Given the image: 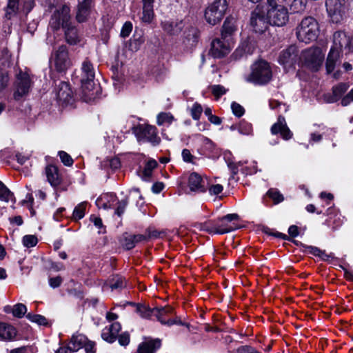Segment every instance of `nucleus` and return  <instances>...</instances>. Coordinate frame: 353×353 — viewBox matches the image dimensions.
<instances>
[{
    "label": "nucleus",
    "instance_id": "f257e3e1",
    "mask_svg": "<svg viewBox=\"0 0 353 353\" xmlns=\"http://www.w3.org/2000/svg\"><path fill=\"white\" fill-rule=\"evenodd\" d=\"M272 70L270 63L264 60L254 63L251 67V73L246 81L255 84L264 85L271 81Z\"/></svg>",
    "mask_w": 353,
    "mask_h": 353
},
{
    "label": "nucleus",
    "instance_id": "f03ea898",
    "mask_svg": "<svg viewBox=\"0 0 353 353\" xmlns=\"http://www.w3.org/2000/svg\"><path fill=\"white\" fill-rule=\"evenodd\" d=\"M319 32L318 22L311 17L303 19L296 28L297 39L303 43H307L316 40Z\"/></svg>",
    "mask_w": 353,
    "mask_h": 353
},
{
    "label": "nucleus",
    "instance_id": "7ed1b4c3",
    "mask_svg": "<svg viewBox=\"0 0 353 353\" xmlns=\"http://www.w3.org/2000/svg\"><path fill=\"white\" fill-rule=\"evenodd\" d=\"M239 218L236 214H228L215 222L205 223L203 227V230L213 234H223L230 232L236 229L231 221Z\"/></svg>",
    "mask_w": 353,
    "mask_h": 353
},
{
    "label": "nucleus",
    "instance_id": "20e7f679",
    "mask_svg": "<svg viewBox=\"0 0 353 353\" xmlns=\"http://www.w3.org/2000/svg\"><path fill=\"white\" fill-rule=\"evenodd\" d=\"M81 70V87L83 92L84 95L88 97V99L90 100L94 98V90L96 86L94 81V70L92 63L88 59L84 60L82 63Z\"/></svg>",
    "mask_w": 353,
    "mask_h": 353
},
{
    "label": "nucleus",
    "instance_id": "39448f33",
    "mask_svg": "<svg viewBox=\"0 0 353 353\" xmlns=\"http://www.w3.org/2000/svg\"><path fill=\"white\" fill-rule=\"evenodd\" d=\"M270 8L267 12L270 24L277 26H284L289 19L287 8L278 4L276 0H268Z\"/></svg>",
    "mask_w": 353,
    "mask_h": 353
},
{
    "label": "nucleus",
    "instance_id": "423d86ee",
    "mask_svg": "<svg viewBox=\"0 0 353 353\" xmlns=\"http://www.w3.org/2000/svg\"><path fill=\"white\" fill-rule=\"evenodd\" d=\"M228 9L226 0H214L205 10V19L206 21L212 26L219 23Z\"/></svg>",
    "mask_w": 353,
    "mask_h": 353
},
{
    "label": "nucleus",
    "instance_id": "0eeeda50",
    "mask_svg": "<svg viewBox=\"0 0 353 353\" xmlns=\"http://www.w3.org/2000/svg\"><path fill=\"white\" fill-rule=\"evenodd\" d=\"M70 8L67 5H63L60 8L57 9L50 21V27L53 30H58L61 27L65 28L71 23Z\"/></svg>",
    "mask_w": 353,
    "mask_h": 353
},
{
    "label": "nucleus",
    "instance_id": "6e6552de",
    "mask_svg": "<svg viewBox=\"0 0 353 353\" xmlns=\"http://www.w3.org/2000/svg\"><path fill=\"white\" fill-rule=\"evenodd\" d=\"M32 84L30 75L26 72L20 71L16 77L15 88L13 94L14 100L19 101L27 95Z\"/></svg>",
    "mask_w": 353,
    "mask_h": 353
},
{
    "label": "nucleus",
    "instance_id": "1a4fd4ad",
    "mask_svg": "<svg viewBox=\"0 0 353 353\" xmlns=\"http://www.w3.org/2000/svg\"><path fill=\"white\" fill-rule=\"evenodd\" d=\"M133 132L139 141H147L152 145H158L160 138L157 136V128L149 125H139L133 128Z\"/></svg>",
    "mask_w": 353,
    "mask_h": 353
},
{
    "label": "nucleus",
    "instance_id": "9d476101",
    "mask_svg": "<svg viewBox=\"0 0 353 353\" xmlns=\"http://www.w3.org/2000/svg\"><path fill=\"white\" fill-rule=\"evenodd\" d=\"M324 55L319 48H309L302 54L305 65L313 71H317L322 65Z\"/></svg>",
    "mask_w": 353,
    "mask_h": 353
},
{
    "label": "nucleus",
    "instance_id": "9b49d317",
    "mask_svg": "<svg viewBox=\"0 0 353 353\" xmlns=\"http://www.w3.org/2000/svg\"><path fill=\"white\" fill-rule=\"evenodd\" d=\"M325 6L333 23H337L343 20L346 10L345 0H326Z\"/></svg>",
    "mask_w": 353,
    "mask_h": 353
},
{
    "label": "nucleus",
    "instance_id": "f8f14e48",
    "mask_svg": "<svg viewBox=\"0 0 353 353\" xmlns=\"http://www.w3.org/2000/svg\"><path fill=\"white\" fill-rule=\"evenodd\" d=\"M53 61L56 70L59 72L65 71L70 68L71 61L65 46L62 45L54 51Z\"/></svg>",
    "mask_w": 353,
    "mask_h": 353
},
{
    "label": "nucleus",
    "instance_id": "ddd939ff",
    "mask_svg": "<svg viewBox=\"0 0 353 353\" xmlns=\"http://www.w3.org/2000/svg\"><path fill=\"white\" fill-rule=\"evenodd\" d=\"M270 24L268 17L265 12L256 8L252 12L250 18V25L254 31L257 33H263L265 31Z\"/></svg>",
    "mask_w": 353,
    "mask_h": 353
},
{
    "label": "nucleus",
    "instance_id": "4468645a",
    "mask_svg": "<svg viewBox=\"0 0 353 353\" xmlns=\"http://www.w3.org/2000/svg\"><path fill=\"white\" fill-rule=\"evenodd\" d=\"M299 50L295 46H290L287 49L281 52L279 62L285 68H290L296 63L298 60Z\"/></svg>",
    "mask_w": 353,
    "mask_h": 353
},
{
    "label": "nucleus",
    "instance_id": "2eb2a0df",
    "mask_svg": "<svg viewBox=\"0 0 353 353\" xmlns=\"http://www.w3.org/2000/svg\"><path fill=\"white\" fill-rule=\"evenodd\" d=\"M230 50L228 39H215L212 41L210 53L214 58H221L228 54Z\"/></svg>",
    "mask_w": 353,
    "mask_h": 353
},
{
    "label": "nucleus",
    "instance_id": "dca6fc26",
    "mask_svg": "<svg viewBox=\"0 0 353 353\" xmlns=\"http://www.w3.org/2000/svg\"><path fill=\"white\" fill-rule=\"evenodd\" d=\"M207 179H204L196 172H192L188 177V188L193 192H205L207 190Z\"/></svg>",
    "mask_w": 353,
    "mask_h": 353
},
{
    "label": "nucleus",
    "instance_id": "f3484780",
    "mask_svg": "<svg viewBox=\"0 0 353 353\" xmlns=\"http://www.w3.org/2000/svg\"><path fill=\"white\" fill-rule=\"evenodd\" d=\"M271 132L272 134L280 133L285 140H288L292 137V132L287 126L284 117L281 115L279 116L277 122L271 127Z\"/></svg>",
    "mask_w": 353,
    "mask_h": 353
},
{
    "label": "nucleus",
    "instance_id": "a211bd4d",
    "mask_svg": "<svg viewBox=\"0 0 353 353\" xmlns=\"http://www.w3.org/2000/svg\"><path fill=\"white\" fill-rule=\"evenodd\" d=\"M121 329V326L119 323H113L109 327H105L103 329L101 337L104 341L112 343L116 341Z\"/></svg>",
    "mask_w": 353,
    "mask_h": 353
},
{
    "label": "nucleus",
    "instance_id": "6ab92c4d",
    "mask_svg": "<svg viewBox=\"0 0 353 353\" xmlns=\"http://www.w3.org/2000/svg\"><path fill=\"white\" fill-rule=\"evenodd\" d=\"M161 345V341L159 339H148L138 345L137 353H155Z\"/></svg>",
    "mask_w": 353,
    "mask_h": 353
},
{
    "label": "nucleus",
    "instance_id": "aec40b11",
    "mask_svg": "<svg viewBox=\"0 0 353 353\" xmlns=\"http://www.w3.org/2000/svg\"><path fill=\"white\" fill-rule=\"evenodd\" d=\"M341 62L340 52L334 48H331L325 63L327 72L328 74L332 72L336 67L341 64Z\"/></svg>",
    "mask_w": 353,
    "mask_h": 353
},
{
    "label": "nucleus",
    "instance_id": "412c9836",
    "mask_svg": "<svg viewBox=\"0 0 353 353\" xmlns=\"http://www.w3.org/2000/svg\"><path fill=\"white\" fill-rule=\"evenodd\" d=\"M350 43V38L347 36L345 32L338 31L333 35V46L331 48H334L341 52L342 48H348Z\"/></svg>",
    "mask_w": 353,
    "mask_h": 353
},
{
    "label": "nucleus",
    "instance_id": "4be33fe9",
    "mask_svg": "<svg viewBox=\"0 0 353 353\" xmlns=\"http://www.w3.org/2000/svg\"><path fill=\"white\" fill-rule=\"evenodd\" d=\"M87 341V337L83 334H74L72 335L68 347L65 348L68 350V353L77 352L85 345Z\"/></svg>",
    "mask_w": 353,
    "mask_h": 353
},
{
    "label": "nucleus",
    "instance_id": "5701e85b",
    "mask_svg": "<svg viewBox=\"0 0 353 353\" xmlns=\"http://www.w3.org/2000/svg\"><path fill=\"white\" fill-rule=\"evenodd\" d=\"M46 174L48 181L52 186L57 187L60 185L61 179L57 166L53 165H48L46 166Z\"/></svg>",
    "mask_w": 353,
    "mask_h": 353
},
{
    "label": "nucleus",
    "instance_id": "b1692460",
    "mask_svg": "<svg viewBox=\"0 0 353 353\" xmlns=\"http://www.w3.org/2000/svg\"><path fill=\"white\" fill-rule=\"evenodd\" d=\"M143 13L141 19L143 22L150 23L154 19V0H142Z\"/></svg>",
    "mask_w": 353,
    "mask_h": 353
},
{
    "label": "nucleus",
    "instance_id": "393cba45",
    "mask_svg": "<svg viewBox=\"0 0 353 353\" xmlns=\"http://www.w3.org/2000/svg\"><path fill=\"white\" fill-rule=\"evenodd\" d=\"M92 3H78L76 12V19L79 23L85 22L91 12Z\"/></svg>",
    "mask_w": 353,
    "mask_h": 353
},
{
    "label": "nucleus",
    "instance_id": "a878e982",
    "mask_svg": "<svg viewBox=\"0 0 353 353\" xmlns=\"http://www.w3.org/2000/svg\"><path fill=\"white\" fill-rule=\"evenodd\" d=\"M174 312L173 308L170 306L154 307V316H155L157 320L161 322L163 325H167L168 319H170V316Z\"/></svg>",
    "mask_w": 353,
    "mask_h": 353
},
{
    "label": "nucleus",
    "instance_id": "bb28decb",
    "mask_svg": "<svg viewBox=\"0 0 353 353\" xmlns=\"http://www.w3.org/2000/svg\"><path fill=\"white\" fill-rule=\"evenodd\" d=\"M57 99L63 103H69L72 97V92L66 82L62 81L59 85L57 92Z\"/></svg>",
    "mask_w": 353,
    "mask_h": 353
},
{
    "label": "nucleus",
    "instance_id": "cd10ccee",
    "mask_svg": "<svg viewBox=\"0 0 353 353\" xmlns=\"http://www.w3.org/2000/svg\"><path fill=\"white\" fill-rule=\"evenodd\" d=\"M65 40L70 45H75L80 41V37L75 26L70 24L64 28Z\"/></svg>",
    "mask_w": 353,
    "mask_h": 353
},
{
    "label": "nucleus",
    "instance_id": "c85d7f7f",
    "mask_svg": "<svg viewBox=\"0 0 353 353\" xmlns=\"http://www.w3.org/2000/svg\"><path fill=\"white\" fill-rule=\"evenodd\" d=\"M126 286V282L124 278L119 275L114 276L111 278L108 282H105L103 286V289L108 287L112 290H121Z\"/></svg>",
    "mask_w": 353,
    "mask_h": 353
},
{
    "label": "nucleus",
    "instance_id": "c756f323",
    "mask_svg": "<svg viewBox=\"0 0 353 353\" xmlns=\"http://www.w3.org/2000/svg\"><path fill=\"white\" fill-rule=\"evenodd\" d=\"M279 2H284L293 12H302L305 10L307 0H277Z\"/></svg>",
    "mask_w": 353,
    "mask_h": 353
},
{
    "label": "nucleus",
    "instance_id": "7c9ffc66",
    "mask_svg": "<svg viewBox=\"0 0 353 353\" xmlns=\"http://www.w3.org/2000/svg\"><path fill=\"white\" fill-rule=\"evenodd\" d=\"M236 30L235 20L232 17H227L224 21L221 32L223 39H227Z\"/></svg>",
    "mask_w": 353,
    "mask_h": 353
},
{
    "label": "nucleus",
    "instance_id": "2f4dec72",
    "mask_svg": "<svg viewBox=\"0 0 353 353\" xmlns=\"http://www.w3.org/2000/svg\"><path fill=\"white\" fill-rule=\"evenodd\" d=\"M16 336L14 327L5 323H0V338L5 340H10Z\"/></svg>",
    "mask_w": 353,
    "mask_h": 353
},
{
    "label": "nucleus",
    "instance_id": "473e14b6",
    "mask_svg": "<svg viewBox=\"0 0 353 353\" xmlns=\"http://www.w3.org/2000/svg\"><path fill=\"white\" fill-rule=\"evenodd\" d=\"M255 48L256 45L254 41L248 39L241 43L239 48L236 50V52H240L241 54H252Z\"/></svg>",
    "mask_w": 353,
    "mask_h": 353
},
{
    "label": "nucleus",
    "instance_id": "72a5a7b5",
    "mask_svg": "<svg viewBox=\"0 0 353 353\" xmlns=\"http://www.w3.org/2000/svg\"><path fill=\"white\" fill-rule=\"evenodd\" d=\"M136 312L143 319H150L154 316V308H150L148 305L144 304H137Z\"/></svg>",
    "mask_w": 353,
    "mask_h": 353
},
{
    "label": "nucleus",
    "instance_id": "f704fd0d",
    "mask_svg": "<svg viewBox=\"0 0 353 353\" xmlns=\"http://www.w3.org/2000/svg\"><path fill=\"white\" fill-rule=\"evenodd\" d=\"M87 202H81L74 208L72 213V219L74 221H78L83 218Z\"/></svg>",
    "mask_w": 353,
    "mask_h": 353
},
{
    "label": "nucleus",
    "instance_id": "c9c22d12",
    "mask_svg": "<svg viewBox=\"0 0 353 353\" xmlns=\"http://www.w3.org/2000/svg\"><path fill=\"white\" fill-rule=\"evenodd\" d=\"M18 6V0H8L6 12V17L8 19H11L12 17L17 13Z\"/></svg>",
    "mask_w": 353,
    "mask_h": 353
},
{
    "label": "nucleus",
    "instance_id": "e433bc0d",
    "mask_svg": "<svg viewBox=\"0 0 353 353\" xmlns=\"http://www.w3.org/2000/svg\"><path fill=\"white\" fill-rule=\"evenodd\" d=\"M27 319L33 323H36L40 325H47L48 320L47 319L42 315L40 314H34L32 313H28L26 316Z\"/></svg>",
    "mask_w": 353,
    "mask_h": 353
},
{
    "label": "nucleus",
    "instance_id": "4c0bfd02",
    "mask_svg": "<svg viewBox=\"0 0 353 353\" xmlns=\"http://www.w3.org/2000/svg\"><path fill=\"white\" fill-rule=\"evenodd\" d=\"M162 27L165 31L168 32L170 34H176L181 29L180 28L177 27L176 23H174L172 21H165L163 22Z\"/></svg>",
    "mask_w": 353,
    "mask_h": 353
},
{
    "label": "nucleus",
    "instance_id": "58836bf2",
    "mask_svg": "<svg viewBox=\"0 0 353 353\" xmlns=\"http://www.w3.org/2000/svg\"><path fill=\"white\" fill-rule=\"evenodd\" d=\"M157 166V163L155 160L151 159L149 160L143 169V176L146 178L150 177L152 175V170Z\"/></svg>",
    "mask_w": 353,
    "mask_h": 353
},
{
    "label": "nucleus",
    "instance_id": "ea45409f",
    "mask_svg": "<svg viewBox=\"0 0 353 353\" xmlns=\"http://www.w3.org/2000/svg\"><path fill=\"white\" fill-rule=\"evenodd\" d=\"M267 194L274 201L275 204L282 202L284 199L283 196L276 189H270Z\"/></svg>",
    "mask_w": 353,
    "mask_h": 353
},
{
    "label": "nucleus",
    "instance_id": "a19ab883",
    "mask_svg": "<svg viewBox=\"0 0 353 353\" xmlns=\"http://www.w3.org/2000/svg\"><path fill=\"white\" fill-rule=\"evenodd\" d=\"M173 120H174V117L170 113H160L157 116V124L159 125H161L165 123L170 124Z\"/></svg>",
    "mask_w": 353,
    "mask_h": 353
},
{
    "label": "nucleus",
    "instance_id": "79ce46f5",
    "mask_svg": "<svg viewBox=\"0 0 353 353\" xmlns=\"http://www.w3.org/2000/svg\"><path fill=\"white\" fill-rule=\"evenodd\" d=\"M239 132L243 135H249L252 134V124L245 121H241L239 125Z\"/></svg>",
    "mask_w": 353,
    "mask_h": 353
},
{
    "label": "nucleus",
    "instance_id": "37998d69",
    "mask_svg": "<svg viewBox=\"0 0 353 353\" xmlns=\"http://www.w3.org/2000/svg\"><path fill=\"white\" fill-rule=\"evenodd\" d=\"M27 312V307L22 303L16 304L12 310V314L18 318H21Z\"/></svg>",
    "mask_w": 353,
    "mask_h": 353
},
{
    "label": "nucleus",
    "instance_id": "c03bdc74",
    "mask_svg": "<svg viewBox=\"0 0 353 353\" xmlns=\"http://www.w3.org/2000/svg\"><path fill=\"white\" fill-rule=\"evenodd\" d=\"M38 239L34 235H26L23 237V245L26 248H32L37 245Z\"/></svg>",
    "mask_w": 353,
    "mask_h": 353
},
{
    "label": "nucleus",
    "instance_id": "a18cd8bd",
    "mask_svg": "<svg viewBox=\"0 0 353 353\" xmlns=\"http://www.w3.org/2000/svg\"><path fill=\"white\" fill-rule=\"evenodd\" d=\"M128 204V200L127 198L122 199L117 203V207L115 210V214L118 216H121L125 212V208Z\"/></svg>",
    "mask_w": 353,
    "mask_h": 353
},
{
    "label": "nucleus",
    "instance_id": "49530a36",
    "mask_svg": "<svg viewBox=\"0 0 353 353\" xmlns=\"http://www.w3.org/2000/svg\"><path fill=\"white\" fill-rule=\"evenodd\" d=\"M12 197V194L6 186L0 181V199L5 201H8Z\"/></svg>",
    "mask_w": 353,
    "mask_h": 353
},
{
    "label": "nucleus",
    "instance_id": "de8ad7c7",
    "mask_svg": "<svg viewBox=\"0 0 353 353\" xmlns=\"http://www.w3.org/2000/svg\"><path fill=\"white\" fill-rule=\"evenodd\" d=\"M349 88V85L345 83H341L333 88V93L336 97L342 95Z\"/></svg>",
    "mask_w": 353,
    "mask_h": 353
},
{
    "label": "nucleus",
    "instance_id": "09e8293b",
    "mask_svg": "<svg viewBox=\"0 0 353 353\" xmlns=\"http://www.w3.org/2000/svg\"><path fill=\"white\" fill-rule=\"evenodd\" d=\"M203 112L201 105L197 103H194L191 108V116L194 120H198Z\"/></svg>",
    "mask_w": 353,
    "mask_h": 353
},
{
    "label": "nucleus",
    "instance_id": "8fccbe9b",
    "mask_svg": "<svg viewBox=\"0 0 353 353\" xmlns=\"http://www.w3.org/2000/svg\"><path fill=\"white\" fill-rule=\"evenodd\" d=\"M211 91L216 98H219L226 93L227 90L221 85H213L211 86Z\"/></svg>",
    "mask_w": 353,
    "mask_h": 353
},
{
    "label": "nucleus",
    "instance_id": "3c124183",
    "mask_svg": "<svg viewBox=\"0 0 353 353\" xmlns=\"http://www.w3.org/2000/svg\"><path fill=\"white\" fill-rule=\"evenodd\" d=\"M59 156L61 162L66 166H71L73 163V160L71 157L64 151L59 152Z\"/></svg>",
    "mask_w": 353,
    "mask_h": 353
},
{
    "label": "nucleus",
    "instance_id": "603ef678",
    "mask_svg": "<svg viewBox=\"0 0 353 353\" xmlns=\"http://www.w3.org/2000/svg\"><path fill=\"white\" fill-rule=\"evenodd\" d=\"M231 109L233 114L238 117L243 116L245 112V110L243 106L236 102H233L231 104Z\"/></svg>",
    "mask_w": 353,
    "mask_h": 353
},
{
    "label": "nucleus",
    "instance_id": "864d4df0",
    "mask_svg": "<svg viewBox=\"0 0 353 353\" xmlns=\"http://www.w3.org/2000/svg\"><path fill=\"white\" fill-rule=\"evenodd\" d=\"M132 30V24L130 22H125L121 30V36L123 38L128 37Z\"/></svg>",
    "mask_w": 353,
    "mask_h": 353
},
{
    "label": "nucleus",
    "instance_id": "5fc2aeb1",
    "mask_svg": "<svg viewBox=\"0 0 353 353\" xmlns=\"http://www.w3.org/2000/svg\"><path fill=\"white\" fill-rule=\"evenodd\" d=\"M208 189L209 193L211 195H218L221 192H222L223 190V185L220 184L211 185L209 187H207Z\"/></svg>",
    "mask_w": 353,
    "mask_h": 353
},
{
    "label": "nucleus",
    "instance_id": "6e6d98bb",
    "mask_svg": "<svg viewBox=\"0 0 353 353\" xmlns=\"http://www.w3.org/2000/svg\"><path fill=\"white\" fill-rule=\"evenodd\" d=\"M118 337L119 343L122 346H126L130 343V334L125 332L121 334Z\"/></svg>",
    "mask_w": 353,
    "mask_h": 353
},
{
    "label": "nucleus",
    "instance_id": "4d7b16f0",
    "mask_svg": "<svg viewBox=\"0 0 353 353\" xmlns=\"http://www.w3.org/2000/svg\"><path fill=\"white\" fill-rule=\"evenodd\" d=\"M122 245L126 250H131L135 247L133 242V239L131 238L130 235L124 236Z\"/></svg>",
    "mask_w": 353,
    "mask_h": 353
},
{
    "label": "nucleus",
    "instance_id": "13d9d810",
    "mask_svg": "<svg viewBox=\"0 0 353 353\" xmlns=\"http://www.w3.org/2000/svg\"><path fill=\"white\" fill-rule=\"evenodd\" d=\"M353 101V88L341 99L343 106L349 105Z\"/></svg>",
    "mask_w": 353,
    "mask_h": 353
},
{
    "label": "nucleus",
    "instance_id": "bf43d9fd",
    "mask_svg": "<svg viewBox=\"0 0 353 353\" xmlns=\"http://www.w3.org/2000/svg\"><path fill=\"white\" fill-rule=\"evenodd\" d=\"M182 157L183 160L188 163H192V160L194 158L193 155H192L190 151L188 149H183L182 151Z\"/></svg>",
    "mask_w": 353,
    "mask_h": 353
},
{
    "label": "nucleus",
    "instance_id": "052dcab7",
    "mask_svg": "<svg viewBox=\"0 0 353 353\" xmlns=\"http://www.w3.org/2000/svg\"><path fill=\"white\" fill-rule=\"evenodd\" d=\"M270 107L272 110H276V109L281 110V108H283L285 112L287 110V109L285 106V104H283L276 100H270Z\"/></svg>",
    "mask_w": 353,
    "mask_h": 353
},
{
    "label": "nucleus",
    "instance_id": "680f3d73",
    "mask_svg": "<svg viewBox=\"0 0 353 353\" xmlns=\"http://www.w3.org/2000/svg\"><path fill=\"white\" fill-rule=\"evenodd\" d=\"M62 283V279L61 276H58L53 278H50L49 279V285L52 288H58Z\"/></svg>",
    "mask_w": 353,
    "mask_h": 353
},
{
    "label": "nucleus",
    "instance_id": "e2e57ef3",
    "mask_svg": "<svg viewBox=\"0 0 353 353\" xmlns=\"http://www.w3.org/2000/svg\"><path fill=\"white\" fill-rule=\"evenodd\" d=\"M9 77L8 74L0 73V90L4 89L8 83Z\"/></svg>",
    "mask_w": 353,
    "mask_h": 353
},
{
    "label": "nucleus",
    "instance_id": "0e129e2a",
    "mask_svg": "<svg viewBox=\"0 0 353 353\" xmlns=\"http://www.w3.org/2000/svg\"><path fill=\"white\" fill-rule=\"evenodd\" d=\"M94 346L95 343L88 339L87 342L83 347H84L86 353H95Z\"/></svg>",
    "mask_w": 353,
    "mask_h": 353
},
{
    "label": "nucleus",
    "instance_id": "69168bd1",
    "mask_svg": "<svg viewBox=\"0 0 353 353\" xmlns=\"http://www.w3.org/2000/svg\"><path fill=\"white\" fill-rule=\"evenodd\" d=\"M306 249L309 253H310L312 255L316 256H319L320 253H321V250H320L317 247L310 245V246H307L306 248Z\"/></svg>",
    "mask_w": 353,
    "mask_h": 353
},
{
    "label": "nucleus",
    "instance_id": "338daca9",
    "mask_svg": "<svg viewBox=\"0 0 353 353\" xmlns=\"http://www.w3.org/2000/svg\"><path fill=\"white\" fill-rule=\"evenodd\" d=\"M130 236L132 239H133V242L134 243V246L137 243L145 241L148 238L147 236L143 235V234H137V235H132L130 234Z\"/></svg>",
    "mask_w": 353,
    "mask_h": 353
},
{
    "label": "nucleus",
    "instance_id": "774afa93",
    "mask_svg": "<svg viewBox=\"0 0 353 353\" xmlns=\"http://www.w3.org/2000/svg\"><path fill=\"white\" fill-rule=\"evenodd\" d=\"M50 268L55 272L64 270V265L62 263L51 262Z\"/></svg>",
    "mask_w": 353,
    "mask_h": 353
}]
</instances>
